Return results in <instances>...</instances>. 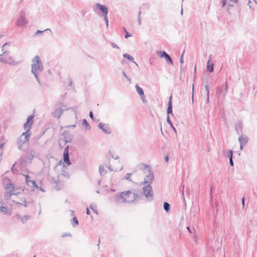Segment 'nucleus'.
<instances>
[{
  "label": "nucleus",
  "mask_w": 257,
  "mask_h": 257,
  "mask_svg": "<svg viewBox=\"0 0 257 257\" xmlns=\"http://www.w3.org/2000/svg\"><path fill=\"white\" fill-rule=\"evenodd\" d=\"M31 72L34 74L35 78L40 85H42L39 77V73L43 70L44 67L39 56H35L32 60Z\"/></svg>",
  "instance_id": "f257e3e1"
},
{
  "label": "nucleus",
  "mask_w": 257,
  "mask_h": 257,
  "mask_svg": "<svg viewBox=\"0 0 257 257\" xmlns=\"http://www.w3.org/2000/svg\"><path fill=\"white\" fill-rule=\"evenodd\" d=\"M143 194L149 201L153 200V191L151 185H146L143 188Z\"/></svg>",
  "instance_id": "f03ea898"
},
{
  "label": "nucleus",
  "mask_w": 257,
  "mask_h": 257,
  "mask_svg": "<svg viewBox=\"0 0 257 257\" xmlns=\"http://www.w3.org/2000/svg\"><path fill=\"white\" fill-rule=\"evenodd\" d=\"M167 122L169 125H172V122L170 118V115L174 116L173 112V105H172V95H171L169 98L168 102V107L167 109Z\"/></svg>",
  "instance_id": "7ed1b4c3"
},
{
  "label": "nucleus",
  "mask_w": 257,
  "mask_h": 257,
  "mask_svg": "<svg viewBox=\"0 0 257 257\" xmlns=\"http://www.w3.org/2000/svg\"><path fill=\"white\" fill-rule=\"evenodd\" d=\"M126 191L122 192L118 196H116V199H122L123 203H134L133 197L131 195L125 194Z\"/></svg>",
  "instance_id": "20e7f679"
},
{
  "label": "nucleus",
  "mask_w": 257,
  "mask_h": 257,
  "mask_svg": "<svg viewBox=\"0 0 257 257\" xmlns=\"http://www.w3.org/2000/svg\"><path fill=\"white\" fill-rule=\"evenodd\" d=\"M27 23L28 21L26 20L25 13L24 11H21L19 18L16 21V25L18 26L23 27L27 25Z\"/></svg>",
  "instance_id": "39448f33"
},
{
  "label": "nucleus",
  "mask_w": 257,
  "mask_h": 257,
  "mask_svg": "<svg viewBox=\"0 0 257 257\" xmlns=\"http://www.w3.org/2000/svg\"><path fill=\"white\" fill-rule=\"evenodd\" d=\"M149 173L146 176L144 181L141 183V185H151L154 179V175L151 171V168L148 170Z\"/></svg>",
  "instance_id": "423d86ee"
},
{
  "label": "nucleus",
  "mask_w": 257,
  "mask_h": 257,
  "mask_svg": "<svg viewBox=\"0 0 257 257\" xmlns=\"http://www.w3.org/2000/svg\"><path fill=\"white\" fill-rule=\"evenodd\" d=\"M157 53L160 58H164L166 62L170 65H173V61L171 56L165 51H157Z\"/></svg>",
  "instance_id": "0eeeda50"
},
{
  "label": "nucleus",
  "mask_w": 257,
  "mask_h": 257,
  "mask_svg": "<svg viewBox=\"0 0 257 257\" xmlns=\"http://www.w3.org/2000/svg\"><path fill=\"white\" fill-rule=\"evenodd\" d=\"M100 10L102 13V16L103 17L105 15H108V9L107 7L104 5H101L98 3L95 4V8H94L93 10L94 12H96V10Z\"/></svg>",
  "instance_id": "6e6552de"
},
{
  "label": "nucleus",
  "mask_w": 257,
  "mask_h": 257,
  "mask_svg": "<svg viewBox=\"0 0 257 257\" xmlns=\"http://www.w3.org/2000/svg\"><path fill=\"white\" fill-rule=\"evenodd\" d=\"M69 146H67L65 147L63 155V161L68 166L71 164V162L69 159Z\"/></svg>",
  "instance_id": "1a4fd4ad"
},
{
  "label": "nucleus",
  "mask_w": 257,
  "mask_h": 257,
  "mask_svg": "<svg viewBox=\"0 0 257 257\" xmlns=\"http://www.w3.org/2000/svg\"><path fill=\"white\" fill-rule=\"evenodd\" d=\"M34 115L31 114L29 115L27 118L26 122L24 124V129H30L31 130L32 128V126L34 121Z\"/></svg>",
  "instance_id": "9d476101"
},
{
  "label": "nucleus",
  "mask_w": 257,
  "mask_h": 257,
  "mask_svg": "<svg viewBox=\"0 0 257 257\" xmlns=\"http://www.w3.org/2000/svg\"><path fill=\"white\" fill-rule=\"evenodd\" d=\"M62 136H63V138H61V140L65 142V144L70 143L72 140L73 136L71 135L67 131H64L62 133Z\"/></svg>",
  "instance_id": "9b49d317"
},
{
  "label": "nucleus",
  "mask_w": 257,
  "mask_h": 257,
  "mask_svg": "<svg viewBox=\"0 0 257 257\" xmlns=\"http://www.w3.org/2000/svg\"><path fill=\"white\" fill-rule=\"evenodd\" d=\"M98 127L105 134L109 135L111 133V128L109 126L108 124H104L102 122H100L98 124Z\"/></svg>",
  "instance_id": "f8f14e48"
},
{
  "label": "nucleus",
  "mask_w": 257,
  "mask_h": 257,
  "mask_svg": "<svg viewBox=\"0 0 257 257\" xmlns=\"http://www.w3.org/2000/svg\"><path fill=\"white\" fill-rule=\"evenodd\" d=\"M26 182L27 184L31 187H35L36 188H38L39 186L37 184L35 181L31 180L30 179V176L28 175H25Z\"/></svg>",
  "instance_id": "ddd939ff"
},
{
  "label": "nucleus",
  "mask_w": 257,
  "mask_h": 257,
  "mask_svg": "<svg viewBox=\"0 0 257 257\" xmlns=\"http://www.w3.org/2000/svg\"><path fill=\"white\" fill-rule=\"evenodd\" d=\"M126 194H130L131 196H132V197H133V199L134 200V202L135 201H138L141 199V196L142 194H138L135 192H133L130 190L126 191Z\"/></svg>",
  "instance_id": "4468645a"
},
{
  "label": "nucleus",
  "mask_w": 257,
  "mask_h": 257,
  "mask_svg": "<svg viewBox=\"0 0 257 257\" xmlns=\"http://www.w3.org/2000/svg\"><path fill=\"white\" fill-rule=\"evenodd\" d=\"M249 139L248 137L244 135L243 134H242L238 138V141L239 144H241L243 145H246L248 143Z\"/></svg>",
  "instance_id": "2eb2a0df"
},
{
  "label": "nucleus",
  "mask_w": 257,
  "mask_h": 257,
  "mask_svg": "<svg viewBox=\"0 0 257 257\" xmlns=\"http://www.w3.org/2000/svg\"><path fill=\"white\" fill-rule=\"evenodd\" d=\"M235 130L236 132V133L240 136L242 134H243L242 133V126L241 121H238L236 123V124H235Z\"/></svg>",
  "instance_id": "dca6fc26"
},
{
  "label": "nucleus",
  "mask_w": 257,
  "mask_h": 257,
  "mask_svg": "<svg viewBox=\"0 0 257 257\" xmlns=\"http://www.w3.org/2000/svg\"><path fill=\"white\" fill-rule=\"evenodd\" d=\"M16 217L18 220H21L22 223H25L28 220H29L31 218L30 216L29 215H24L22 216L19 214H17L16 215Z\"/></svg>",
  "instance_id": "f3484780"
},
{
  "label": "nucleus",
  "mask_w": 257,
  "mask_h": 257,
  "mask_svg": "<svg viewBox=\"0 0 257 257\" xmlns=\"http://www.w3.org/2000/svg\"><path fill=\"white\" fill-rule=\"evenodd\" d=\"M63 104L62 103L61 107L59 109H55L53 112V115L55 117L59 118L63 113L64 109L63 107Z\"/></svg>",
  "instance_id": "a211bd4d"
},
{
  "label": "nucleus",
  "mask_w": 257,
  "mask_h": 257,
  "mask_svg": "<svg viewBox=\"0 0 257 257\" xmlns=\"http://www.w3.org/2000/svg\"><path fill=\"white\" fill-rule=\"evenodd\" d=\"M14 190H10L6 191L4 193V198L6 200H9L11 199L12 195H16V193L14 192Z\"/></svg>",
  "instance_id": "6ab92c4d"
},
{
  "label": "nucleus",
  "mask_w": 257,
  "mask_h": 257,
  "mask_svg": "<svg viewBox=\"0 0 257 257\" xmlns=\"http://www.w3.org/2000/svg\"><path fill=\"white\" fill-rule=\"evenodd\" d=\"M29 141H26L25 140V138H23V137H20L18 139V149L19 150H21L23 147V144L24 143H26V142H28Z\"/></svg>",
  "instance_id": "aec40b11"
},
{
  "label": "nucleus",
  "mask_w": 257,
  "mask_h": 257,
  "mask_svg": "<svg viewBox=\"0 0 257 257\" xmlns=\"http://www.w3.org/2000/svg\"><path fill=\"white\" fill-rule=\"evenodd\" d=\"M25 130H26V132H24L20 137H23V138H25L26 141H29V138L31 135V130L28 128Z\"/></svg>",
  "instance_id": "412c9836"
},
{
  "label": "nucleus",
  "mask_w": 257,
  "mask_h": 257,
  "mask_svg": "<svg viewBox=\"0 0 257 257\" xmlns=\"http://www.w3.org/2000/svg\"><path fill=\"white\" fill-rule=\"evenodd\" d=\"M67 169V167L63 164V169L62 170L61 175L63 176L64 177L69 179L70 178L69 172L66 170Z\"/></svg>",
  "instance_id": "4be33fe9"
},
{
  "label": "nucleus",
  "mask_w": 257,
  "mask_h": 257,
  "mask_svg": "<svg viewBox=\"0 0 257 257\" xmlns=\"http://www.w3.org/2000/svg\"><path fill=\"white\" fill-rule=\"evenodd\" d=\"M0 211L4 214L10 215L11 211L6 207L4 206L3 205H0Z\"/></svg>",
  "instance_id": "5701e85b"
},
{
  "label": "nucleus",
  "mask_w": 257,
  "mask_h": 257,
  "mask_svg": "<svg viewBox=\"0 0 257 257\" xmlns=\"http://www.w3.org/2000/svg\"><path fill=\"white\" fill-rule=\"evenodd\" d=\"M122 56L124 58L127 59L128 61H131L135 63L136 65L138 66V64L136 63V62L134 61V58L133 57H132L130 54H128L127 53H124L122 55Z\"/></svg>",
  "instance_id": "b1692460"
},
{
  "label": "nucleus",
  "mask_w": 257,
  "mask_h": 257,
  "mask_svg": "<svg viewBox=\"0 0 257 257\" xmlns=\"http://www.w3.org/2000/svg\"><path fill=\"white\" fill-rule=\"evenodd\" d=\"M207 71L211 73L214 71V65L213 63L210 62V60H209L207 63Z\"/></svg>",
  "instance_id": "393cba45"
},
{
  "label": "nucleus",
  "mask_w": 257,
  "mask_h": 257,
  "mask_svg": "<svg viewBox=\"0 0 257 257\" xmlns=\"http://www.w3.org/2000/svg\"><path fill=\"white\" fill-rule=\"evenodd\" d=\"M9 182L7 183L5 185V189H10V190H15V186L12 183V182L9 180Z\"/></svg>",
  "instance_id": "a878e982"
},
{
  "label": "nucleus",
  "mask_w": 257,
  "mask_h": 257,
  "mask_svg": "<svg viewBox=\"0 0 257 257\" xmlns=\"http://www.w3.org/2000/svg\"><path fill=\"white\" fill-rule=\"evenodd\" d=\"M136 91L140 96L144 95V92L142 88H141L138 84L135 85Z\"/></svg>",
  "instance_id": "bb28decb"
},
{
  "label": "nucleus",
  "mask_w": 257,
  "mask_h": 257,
  "mask_svg": "<svg viewBox=\"0 0 257 257\" xmlns=\"http://www.w3.org/2000/svg\"><path fill=\"white\" fill-rule=\"evenodd\" d=\"M82 124L85 126V128L87 130H90L91 128V126L90 125L87 120L85 118L82 120Z\"/></svg>",
  "instance_id": "cd10ccee"
},
{
  "label": "nucleus",
  "mask_w": 257,
  "mask_h": 257,
  "mask_svg": "<svg viewBox=\"0 0 257 257\" xmlns=\"http://www.w3.org/2000/svg\"><path fill=\"white\" fill-rule=\"evenodd\" d=\"M150 8V4L149 3H143L140 7V9L149 10Z\"/></svg>",
  "instance_id": "c85d7f7f"
},
{
  "label": "nucleus",
  "mask_w": 257,
  "mask_h": 257,
  "mask_svg": "<svg viewBox=\"0 0 257 257\" xmlns=\"http://www.w3.org/2000/svg\"><path fill=\"white\" fill-rule=\"evenodd\" d=\"M24 203H20L19 202H17L14 200H12V201L15 204H17V205H24L25 207H27L28 206V202L27 201V199H24Z\"/></svg>",
  "instance_id": "c756f323"
},
{
  "label": "nucleus",
  "mask_w": 257,
  "mask_h": 257,
  "mask_svg": "<svg viewBox=\"0 0 257 257\" xmlns=\"http://www.w3.org/2000/svg\"><path fill=\"white\" fill-rule=\"evenodd\" d=\"M89 115L92 121L95 122H99L100 121V119H97L94 117L93 113L92 111H89Z\"/></svg>",
  "instance_id": "7c9ffc66"
},
{
  "label": "nucleus",
  "mask_w": 257,
  "mask_h": 257,
  "mask_svg": "<svg viewBox=\"0 0 257 257\" xmlns=\"http://www.w3.org/2000/svg\"><path fill=\"white\" fill-rule=\"evenodd\" d=\"M163 207L164 210L167 212H168L170 210V205L169 203H168L167 202H164L163 204Z\"/></svg>",
  "instance_id": "2f4dec72"
},
{
  "label": "nucleus",
  "mask_w": 257,
  "mask_h": 257,
  "mask_svg": "<svg viewBox=\"0 0 257 257\" xmlns=\"http://www.w3.org/2000/svg\"><path fill=\"white\" fill-rule=\"evenodd\" d=\"M99 172L101 175H103L106 173L104 167L101 165L99 166Z\"/></svg>",
  "instance_id": "473e14b6"
},
{
  "label": "nucleus",
  "mask_w": 257,
  "mask_h": 257,
  "mask_svg": "<svg viewBox=\"0 0 257 257\" xmlns=\"http://www.w3.org/2000/svg\"><path fill=\"white\" fill-rule=\"evenodd\" d=\"M132 173H127L124 177L123 179L128 180L129 182H132V180L130 178Z\"/></svg>",
  "instance_id": "72a5a7b5"
},
{
  "label": "nucleus",
  "mask_w": 257,
  "mask_h": 257,
  "mask_svg": "<svg viewBox=\"0 0 257 257\" xmlns=\"http://www.w3.org/2000/svg\"><path fill=\"white\" fill-rule=\"evenodd\" d=\"M78 223H79V222H78V220L77 217L75 216L73 217V218L72 220V222H71V224L73 225V226H75L76 225H78Z\"/></svg>",
  "instance_id": "f704fd0d"
},
{
  "label": "nucleus",
  "mask_w": 257,
  "mask_h": 257,
  "mask_svg": "<svg viewBox=\"0 0 257 257\" xmlns=\"http://www.w3.org/2000/svg\"><path fill=\"white\" fill-rule=\"evenodd\" d=\"M223 92V89L221 87H217L216 88V95L219 97L222 92Z\"/></svg>",
  "instance_id": "c9c22d12"
},
{
  "label": "nucleus",
  "mask_w": 257,
  "mask_h": 257,
  "mask_svg": "<svg viewBox=\"0 0 257 257\" xmlns=\"http://www.w3.org/2000/svg\"><path fill=\"white\" fill-rule=\"evenodd\" d=\"M47 30H50V29H46L45 31H41V30H37L36 32H35V35L34 36H36V35H43L44 32L45 31H47Z\"/></svg>",
  "instance_id": "e433bc0d"
},
{
  "label": "nucleus",
  "mask_w": 257,
  "mask_h": 257,
  "mask_svg": "<svg viewBox=\"0 0 257 257\" xmlns=\"http://www.w3.org/2000/svg\"><path fill=\"white\" fill-rule=\"evenodd\" d=\"M90 208L92 210V211L96 214H98V211L97 210H96V205H90Z\"/></svg>",
  "instance_id": "4c0bfd02"
},
{
  "label": "nucleus",
  "mask_w": 257,
  "mask_h": 257,
  "mask_svg": "<svg viewBox=\"0 0 257 257\" xmlns=\"http://www.w3.org/2000/svg\"><path fill=\"white\" fill-rule=\"evenodd\" d=\"M227 157L229 159H233V151L230 150H229L227 153Z\"/></svg>",
  "instance_id": "58836bf2"
},
{
  "label": "nucleus",
  "mask_w": 257,
  "mask_h": 257,
  "mask_svg": "<svg viewBox=\"0 0 257 257\" xmlns=\"http://www.w3.org/2000/svg\"><path fill=\"white\" fill-rule=\"evenodd\" d=\"M141 11H140L139 12L138 15V22L139 25H141V20H142V18H141Z\"/></svg>",
  "instance_id": "ea45409f"
},
{
  "label": "nucleus",
  "mask_w": 257,
  "mask_h": 257,
  "mask_svg": "<svg viewBox=\"0 0 257 257\" xmlns=\"http://www.w3.org/2000/svg\"><path fill=\"white\" fill-rule=\"evenodd\" d=\"M27 158L29 160H32L34 158V155L30 152V153L27 154Z\"/></svg>",
  "instance_id": "a19ab883"
},
{
  "label": "nucleus",
  "mask_w": 257,
  "mask_h": 257,
  "mask_svg": "<svg viewBox=\"0 0 257 257\" xmlns=\"http://www.w3.org/2000/svg\"><path fill=\"white\" fill-rule=\"evenodd\" d=\"M122 74L128 80V82H131V78L127 76V75H126V73L124 71H122Z\"/></svg>",
  "instance_id": "79ce46f5"
},
{
  "label": "nucleus",
  "mask_w": 257,
  "mask_h": 257,
  "mask_svg": "<svg viewBox=\"0 0 257 257\" xmlns=\"http://www.w3.org/2000/svg\"><path fill=\"white\" fill-rule=\"evenodd\" d=\"M103 17H104V20L106 26L107 27H108V25H109V21H108V15H105V16H103Z\"/></svg>",
  "instance_id": "37998d69"
},
{
  "label": "nucleus",
  "mask_w": 257,
  "mask_h": 257,
  "mask_svg": "<svg viewBox=\"0 0 257 257\" xmlns=\"http://www.w3.org/2000/svg\"><path fill=\"white\" fill-rule=\"evenodd\" d=\"M108 153L109 154L110 156H111V157L115 160H117L119 159V157L118 156H114L113 155V154L112 153V152H111V151H109L108 152Z\"/></svg>",
  "instance_id": "c03bdc74"
},
{
  "label": "nucleus",
  "mask_w": 257,
  "mask_h": 257,
  "mask_svg": "<svg viewBox=\"0 0 257 257\" xmlns=\"http://www.w3.org/2000/svg\"><path fill=\"white\" fill-rule=\"evenodd\" d=\"M9 43L6 42V43L5 44H4V45H3V47H2V51H3V54H4V55H6V54H8V53H9L7 51H4V47H5L6 46H7V45H9Z\"/></svg>",
  "instance_id": "a18cd8bd"
},
{
  "label": "nucleus",
  "mask_w": 257,
  "mask_h": 257,
  "mask_svg": "<svg viewBox=\"0 0 257 257\" xmlns=\"http://www.w3.org/2000/svg\"><path fill=\"white\" fill-rule=\"evenodd\" d=\"M141 166H142L143 167L142 168L143 170H145L147 169V168H149V169L150 168L149 165H147L144 163H142Z\"/></svg>",
  "instance_id": "49530a36"
},
{
  "label": "nucleus",
  "mask_w": 257,
  "mask_h": 257,
  "mask_svg": "<svg viewBox=\"0 0 257 257\" xmlns=\"http://www.w3.org/2000/svg\"><path fill=\"white\" fill-rule=\"evenodd\" d=\"M72 236L71 234L70 233H68V232L63 233L61 235L62 237H65L67 236Z\"/></svg>",
  "instance_id": "de8ad7c7"
},
{
  "label": "nucleus",
  "mask_w": 257,
  "mask_h": 257,
  "mask_svg": "<svg viewBox=\"0 0 257 257\" xmlns=\"http://www.w3.org/2000/svg\"><path fill=\"white\" fill-rule=\"evenodd\" d=\"M184 52H185V50H184V51H183V53L182 54V55H181V57L180 58V63H181V64H182L184 63L183 56H184Z\"/></svg>",
  "instance_id": "09e8293b"
},
{
  "label": "nucleus",
  "mask_w": 257,
  "mask_h": 257,
  "mask_svg": "<svg viewBox=\"0 0 257 257\" xmlns=\"http://www.w3.org/2000/svg\"><path fill=\"white\" fill-rule=\"evenodd\" d=\"M110 45H111V46H112V48H116V49H119V47L116 44H115L114 43L110 42Z\"/></svg>",
  "instance_id": "8fccbe9b"
},
{
  "label": "nucleus",
  "mask_w": 257,
  "mask_h": 257,
  "mask_svg": "<svg viewBox=\"0 0 257 257\" xmlns=\"http://www.w3.org/2000/svg\"><path fill=\"white\" fill-rule=\"evenodd\" d=\"M205 88L206 91V95H209V86L207 84L205 85Z\"/></svg>",
  "instance_id": "3c124183"
},
{
  "label": "nucleus",
  "mask_w": 257,
  "mask_h": 257,
  "mask_svg": "<svg viewBox=\"0 0 257 257\" xmlns=\"http://www.w3.org/2000/svg\"><path fill=\"white\" fill-rule=\"evenodd\" d=\"M132 36V35L131 33L128 32L127 31H126V33L124 35V38L126 39H127L129 37H131Z\"/></svg>",
  "instance_id": "603ef678"
},
{
  "label": "nucleus",
  "mask_w": 257,
  "mask_h": 257,
  "mask_svg": "<svg viewBox=\"0 0 257 257\" xmlns=\"http://www.w3.org/2000/svg\"><path fill=\"white\" fill-rule=\"evenodd\" d=\"M143 102L144 103H146L147 102V99H146V97H145V94H144V95H142V96H140Z\"/></svg>",
  "instance_id": "864d4df0"
},
{
  "label": "nucleus",
  "mask_w": 257,
  "mask_h": 257,
  "mask_svg": "<svg viewBox=\"0 0 257 257\" xmlns=\"http://www.w3.org/2000/svg\"><path fill=\"white\" fill-rule=\"evenodd\" d=\"M228 85H227V82H226L225 83L224 95H226V94L227 93V91H228Z\"/></svg>",
  "instance_id": "5fc2aeb1"
},
{
  "label": "nucleus",
  "mask_w": 257,
  "mask_h": 257,
  "mask_svg": "<svg viewBox=\"0 0 257 257\" xmlns=\"http://www.w3.org/2000/svg\"><path fill=\"white\" fill-rule=\"evenodd\" d=\"M16 164V163H15L12 166V168H11V171L13 172V173H15V171L16 172H18V170H16V169L15 168V165Z\"/></svg>",
  "instance_id": "6e6d98bb"
},
{
  "label": "nucleus",
  "mask_w": 257,
  "mask_h": 257,
  "mask_svg": "<svg viewBox=\"0 0 257 257\" xmlns=\"http://www.w3.org/2000/svg\"><path fill=\"white\" fill-rule=\"evenodd\" d=\"M227 3V0H222L221 1V4H222V7H224L226 6Z\"/></svg>",
  "instance_id": "4d7b16f0"
},
{
  "label": "nucleus",
  "mask_w": 257,
  "mask_h": 257,
  "mask_svg": "<svg viewBox=\"0 0 257 257\" xmlns=\"http://www.w3.org/2000/svg\"><path fill=\"white\" fill-rule=\"evenodd\" d=\"M170 126L172 128V129L173 130V132H175L176 134L177 133V130H176V128L174 127V126L173 125V123L172 124V125H170Z\"/></svg>",
  "instance_id": "13d9d810"
},
{
  "label": "nucleus",
  "mask_w": 257,
  "mask_h": 257,
  "mask_svg": "<svg viewBox=\"0 0 257 257\" xmlns=\"http://www.w3.org/2000/svg\"><path fill=\"white\" fill-rule=\"evenodd\" d=\"M241 203H242L243 207L244 208V205H245V197H243L241 198Z\"/></svg>",
  "instance_id": "bf43d9fd"
},
{
  "label": "nucleus",
  "mask_w": 257,
  "mask_h": 257,
  "mask_svg": "<svg viewBox=\"0 0 257 257\" xmlns=\"http://www.w3.org/2000/svg\"><path fill=\"white\" fill-rule=\"evenodd\" d=\"M164 159H165V162L168 163L169 161V160L168 155H166L165 156Z\"/></svg>",
  "instance_id": "052dcab7"
},
{
  "label": "nucleus",
  "mask_w": 257,
  "mask_h": 257,
  "mask_svg": "<svg viewBox=\"0 0 257 257\" xmlns=\"http://www.w3.org/2000/svg\"><path fill=\"white\" fill-rule=\"evenodd\" d=\"M229 165L230 166L233 167L234 165L233 162V159H229Z\"/></svg>",
  "instance_id": "680f3d73"
},
{
  "label": "nucleus",
  "mask_w": 257,
  "mask_h": 257,
  "mask_svg": "<svg viewBox=\"0 0 257 257\" xmlns=\"http://www.w3.org/2000/svg\"><path fill=\"white\" fill-rule=\"evenodd\" d=\"M0 62H3V63H6L7 61L5 59V58L0 57Z\"/></svg>",
  "instance_id": "e2e57ef3"
},
{
  "label": "nucleus",
  "mask_w": 257,
  "mask_h": 257,
  "mask_svg": "<svg viewBox=\"0 0 257 257\" xmlns=\"http://www.w3.org/2000/svg\"><path fill=\"white\" fill-rule=\"evenodd\" d=\"M86 214L87 215H90V211L89 210L88 208H86Z\"/></svg>",
  "instance_id": "0e129e2a"
},
{
  "label": "nucleus",
  "mask_w": 257,
  "mask_h": 257,
  "mask_svg": "<svg viewBox=\"0 0 257 257\" xmlns=\"http://www.w3.org/2000/svg\"><path fill=\"white\" fill-rule=\"evenodd\" d=\"M38 189H39L42 192H44L45 191V189H43V188L41 187H39V188Z\"/></svg>",
  "instance_id": "69168bd1"
},
{
  "label": "nucleus",
  "mask_w": 257,
  "mask_h": 257,
  "mask_svg": "<svg viewBox=\"0 0 257 257\" xmlns=\"http://www.w3.org/2000/svg\"><path fill=\"white\" fill-rule=\"evenodd\" d=\"M240 144V149L241 150H243V148L244 147V146H245L244 145H243V144Z\"/></svg>",
  "instance_id": "338daca9"
},
{
  "label": "nucleus",
  "mask_w": 257,
  "mask_h": 257,
  "mask_svg": "<svg viewBox=\"0 0 257 257\" xmlns=\"http://www.w3.org/2000/svg\"><path fill=\"white\" fill-rule=\"evenodd\" d=\"M72 85V80H70L69 81V83H68V86H71Z\"/></svg>",
  "instance_id": "774afa93"
}]
</instances>
